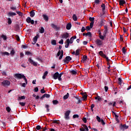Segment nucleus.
I'll list each match as a JSON object with an SVG mask.
<instances>
[{"mask_svg":"<svg viewBox=\"0 0 131 131\" xmlns=\"http://www.w3.org/2000/svg\"><path fill=\"white\" fill-rule=\"evenodd\" d=\"M107 32H108V29H107V28H105L102 35L101 33V32L99 33V38L101 39V40H104V39L105 38V37L107 36L106 34Z\"/></svg>","mask_w":131,"mask_h":131,"instance_id":"1","label":"nucleus"},{"mask_svg":"<svg viewBox=\"0 0 131 131\" xmlns=\"http://www.w3.org/2000/svg\"><path fill=\"white\" fill-rule=\"evenodd\" d=\"M95 42L97 46V47H102L103 46V41L101 40L100 39H96L95 40Z\"/></svg>","mask_w":131,"mask_h":131,"instance_id":"2","label":"nucleus"},{"mask_svg":"<svg viewBox=\"0 0 131 131\" xmlns=\"http://www.w3.org/2000/svg\"><path fill=\"white\" fill-rule=\"evenodd\" d=\"M25 76L23 74H15L14 75V77L17 79H21V78H24Z\"/></svg>","mask_w":131,"mask_h":131,"instance_id":"3","label":"nucleus"},{"mask_svg":"<svg viewBox=\"0 0 131 131\" xmlns=\"http://www.w3.org/2000/svg\"><path fill=\"white\" fill-rule=\"evenodd\" d=\"M2 84L3 86H8L11 84V82L8 80H5L2 82Z\"/></svg>","mask_w":131,"mask_h":131,"instance_id":"4","label":"nucleus"},{"mask_svg":"<svg viewBox=\"0 0 131 131\" xmlns=\"http://www.w3.org/2000/svg\"><path fill=\"white\" fill-rule=\"evenodd\" d=\"M28 61L31 65H33V66H35V67L37 66V62L34 61L31 58H29Z\"/></svg>","mask_w":131,"mask_h":131,"instance_id":"5","label":"nucleus"},{"mask_svg":"<svg viewBox=\"0 0 131 131\" xmlns=\"http://www.w3.org/2000/svg\"><path fill=\"white\" fill-rule=\"evenodd\" d=\"M99 55H100V56H101V57H103V58H105L106 59V61L107 62H109V58H108L107 57V56H106V55H105L104 54V53L103 52V51H101L99 52Z\"/></svg>","mask_w":131,"mask_h":131,"instance_id":"6","label":"nucleus"},{"mask_svg":"<svg viewBox=\"0 0 131 131\" xmlns=\"http://www.w3.org/2000/svg\"><path fill=\"white\" fill-rule=\"evenodd\" d=\"M70 111H67L65 113L64 118V119H66V120H69V119L70 118L69 117V115H70Z\"/></svg>","mask_w":131,"mask_h":131,"instance_id":"7","label":"nucleus"},{"mask_svg":"<svg viewBox=\"0 0 131 131\" xmlns=\"http://www.w3.org/2000/svg\"><path fill=\"white\" fill-rule=\"evenodd\" d=\"M53 78H54V79H58V80L59 81H61V80H62L61 79H60V75H59L58 72H56L53 75Z\"/></svg>","mask_w":131,"mask_h":131,"instance_id":"8","label":"nucleus"},{"mask_svg":"<svg viewBox=\"0 0 131 131\" xmlns=\"http://www.w3.org/2000/svg\"><path fill=\"white\" fill-rule=\"evenodd\" d=\"M96 119H97V121H98V122H101V124H102V125H105V123L104 121V120H103L102 119H101V118H100V117H99V116H96Z\"/></svg>","mask_w":131,"mask_h":131,"instance_id":"9","label":"nucleus"},{"mask_svg":"<svg viewBox=\"0 0 131 131\" xmlns=\"http://www.w3.org/2000/svg\"><path fill=\"white\" fill-rule=\"evenodd\" d=\"M57 57H59V60H61L62 58H63V50H62L61 51V50H59L58 53H57Z\"/></svg>","mask_w":131,"mask_h":131,"instance_id":"10","label":"nucleus"},{"mask_svg":"<svg viewBox=\"0 0 131 131\" xmlns=\"http://www.w3.org/2000/svg\"><path fill=\"white\" fill-rule=\"evenodd\" d=\"M72 60V58L70 56H67L65 59L63 60V62L64 63H68L69 62H70Z\"/></svg>","mask_w":131,"mask_h":131,"instance_id":"11","label":"nucleus"},{"mask_svg":"<svg viewBox=\"0 0 131 131\" xmlns=\"http://www.w3.org/2000/svg\"><path fill=\"white\" fill-rule=\"evenodd\" d=\"M38 38H39V35L37 34L33 39V42L32 43V45H35L36 43Z\"/></svg>","mask_w":131,"mask_h":131,"instance_id":"12","label":"nucleus"},{"mask_svg":"<svg viewBox=\"0 0 131 131\" xmlns=\"http://www.w3.org/2000/svg\"><path fill=\"white\" fill-rule=\"evenodd\" d=\"M26 21H27V23H31V24H32V25H33V24H34V20L31 19V18H30L29 17L27 18Z\"/></svg>","mask_w":131,"mask_h":131,"instance_id":"13","label":"nucleus"},{"mask_svg":"<svg viewBox=\"0 0 131 131\" xmlns=\"http://www.w3.org/2000/svg\"><path fill=\"white\" fill-rule=\"evenodd\" d=\"M51 27H52V28H53L55 30H60V27L57 26L56 25L54 24H51Z\"/></svg>","mask_w":131,"mask_h":131,"instance_id":"14","label":"nucleus"},{"mask_svg":"<svg viewBox=\"0 0 131 131\" xmlns=\"http://www.w3.org/2000/svg\"><path fill=\"white\" fill-rule=\"evenodd\" d=\"M76 36H72L70 39H69V43H73V40H74V39H76Z\"/></svg>","mask_w":131,"mask_h":131,"instance_id":"15","label":"nucleus"},{"mask_svg":"<svg viewBox=\"0 0 131 131\" xmlns=\"http://www.w3.org/2000/svg\"><path fill=\"white\" fill-rule=\"evenodd\" d=\"M69 37V34H68V33H66L61 35V38L66 39V38H68Z\"/></svg>","mask_w":131,"mask_h":131,"instance_id":"16","label":"nucleus"},{"mask_svg":"<svg viewBox=\"0 0 131 131\" xmlns=\"http://www.w3.org/2000/svg\"><path fill=\"white\" fill-rule=\"evenodd\" d=\"M101 8H102V13H103V14H105V10L106 9V6L105 5V4H102L101 5Z\"/></svg>","mask_w":131,"mask_h":131,"instance_id":"17","label":"nucleus"},{"mask_svg":"<svg viewBox=\"0 0 131 131\" xmlns=\"http://www.w3.org/2000/svg\"><path fill=\"white\" fill-rule=\"evenodd\" d=\"M50 94H45L41 97V99H43L44 98H50Z\"/></svg>","mask_w":131,"mask_h":131,"instance_id":"18","label":"nucleus"},{"mask_svg":"<svg viewBox=\"0 0 131 131\" xmlns=\"http://www.w3.org/2000/svg\"><path fill=\"white\" fill-rule=\"evenodd\" d=\"M42 17L45 20L49 21V17L48 16V15L46 14H43Z\"/></svg>","mask_w":131,"mask_h":131,"instance_id":"19","label":"nucleus"},{"mask_svg":"<svg viewBox=\"0 0 131 131\" xmlns=\"http://www.w3.org/2000/svg\"><path fill=\"white\" fill-rule=\"evenodd\" d=\"M39 33H43L45 32V28L43 27L39 28Z\"/></svg>","mask_w":131,"mask_h":131,"instance_id":"20","label":"nucleus"},{"mask_svg":"<svg viewBox=\"0 0 131 131\" xmlns=\"http://www.w3.org/2000/svg\"><path fill=\"white\" fill-rule=\"evenodd\" d=\"M83 35H86V36H89V37H92V33L91 32H88L86 33H83Z\"/></svg>","mask_w":131,"mask_h":131,"instance_id":"21","label":"nucleus"},{"mask_svg":"<svg viewBox=\"0 0 131 131\" xmlns=\"http://www.w3.org/2000/svg\"><path fill=\"white\" fill-rule=\"evenodd\" d=\"M124 4H125V1H124V0H120L119 1V5H120V6H123V5H124Z\"/></svg>","mask_w":131,"mask_h":131,"instance_id":"22","label":"nucleus"},{"mask_svg":"<svg viewBox=\"0 0 131 131\" xmlns=\"http://www.w3.org/2000/svg\"><path fill=\"white\" fill-rule=\"evenodd\" d=\"M70 73L71 74H73V75H76V74H77V72L75 70H72L70 71Z\"/></svg>","mask_w":131,"mask_h":131,"instance_id":"23","label":"nucleus"},{"mask_svg":"<svg viewBox=\"0 0 131 131\" xmlns=\"http://www.w3.org/2000/svg\"><path fill=\"white\" fill-rule=\"evenodd\" d=\"M66 28L68 30H70L71 29V24H68Z\"/></svg>","mask_w":131,"mask_h":131,"instance_id":"24","label":"nucleus"},{"mask_svg":"<svg viewBox=\"0 0 131 131\" xmlns=\"http://www.w3.org/2000/svg\"><path fill=\"white\" fill-rule=\"evenodd\" d=\"M65 43H67L65 45V48H68L69 47V45L70 43H69V39H67L66 42Z\"/></svg>","mask_w":131,"mask_h":131,"instance_id":"25","label":"nucleus"},{"mask_svg":"<svg viewBox=\"0 0 131 131\" xmlns=\"http://www.w3.org/2000/svg\"><path fill=\"white\" fill-rule=\"evenodd\" d=\"M69 98V93H67L66 95L63 96V100H67Z\"/></svg>","mask_w":131,"mask_h":131,"instance_id":"26","label":"nucleus"},{"mask_svg":"<svg viewBox=\"0 0 131 131\" xmlns=\"http://www.w3.org/2000/svg\"><path fill=\"white\" fill-rule=\"evenodd\" d=\"M30 16L31 17H34V16H35V12H34V11H32L30 12Z\"/></svg>","mask_w":131,"mask_h":131,"instance_id":"27","label":"nucleus"},{"mask_svg":"<svg viewBox=\"0 0 131 131\" xmlns=\"http://www.w3.org/2000/svg\"><path fill=\"white\" fill-rule=\"evenodd\" d=\"M95 100H98V102H101V101H102V98H101L100 96H97L95 97Z\"/></svg>","mask_w":131,"mask_h":131,"instance_id":"28","label":"nucleus"},{"mask_svg":"<svg viewBox=\"0 0 131 131\" xmlns=\"http://www.w3.org/2000/svg\"><path fill=\"white\" fill-rule=\"evenodd\" d=\"M83 128L85 129V131H89V128L88 127V126L86 125L83 124Z\"/></svg>","mask_w":131,"mask_h":131,"instance_id":"29","label":"nucleus"},{"mask_svg":"<svg viewBox=\"0 0 131 131\" xmlns=\"http://www.w3.org/2000/svg\"><path fill=\"white\" fill-rule=\"evenodd\" d=\"M106 22V20L104 19H101L100 20V24L101 25L103 26L104 24H105V23Z\"/></svg>","mask_w":131,"mask_h":131,"instance_id":"30","label":"nucleus"},{"mask_svg":"<svg viewBox=\"0 0 131 131\" xmlns=\"http://www.w3.org/2000/svg\"><path fill=\"white\" fill-rule=\"evenodd\" d=\"M73 20H74V21H77V16H76V14H74L73 15Z\"/></svg>","mask_w":131,"mask_h":131,"instance_id":"31","label":"nucleus"},{"mask_svg":"<svg viewBox=\"0 0 131 131\" xmlns=\"http://www.w3.org/2000/svg\"><path fill=\"white\" fill-rule=\"evenodd\" d=\"M80 52V49H77L76 51L75 56H78L79 55Z\"/></svg>","mask_w":131,"mask_h":131,"instance_id":"32","label":"nucleus"},{"mask_svg":"<svg viewBox=\"0 0 131 131\" xmlns=\"http://www.w3.org/2000/svg\"><path fill=\"white\" fill-rule=\"evenodd\" d=\"M2 55L4 56H10V53L7 52H2Z\"/></svg>","mask_w":131,"mask_h":131,"instance_id":"33","label":"nucleus"},{"mask_svg":"<svg viewBox=\"0 0 131 131\" xmlns=\"http://www.w3.org/2000/svg\"><path fill=\"white\" fill-rule=\"evenodd\" d=\"M8 15L9 16H16V13H14V12H9Z\"/></svg>","mask_w":131,"mask_h":131,"instance_id":"34","label":"nucleus"},{"mask_svg":"<svg viewBox=\"0 0 131 131\" xmlns=\"http://www.w3.org/2000/svg\"><path fill=\"white\" fill-rule=\"evenodd\" d=\"M51 43L53 46H56V45H57V42L56 41V40H53L51 41Z\"/></svg>","mask_w":131,"mask_h":131,"instance_id":"35","label":"nucleus"},{"mask_svg":"<svg viewBox=\"0 0 131 131\" xmlns=\"http://www.w3.org/2000/svg\"><path fill=\"white\" fill-rule=\"evenodd\" d=\"M8 24L9 25H11L12 24V19L10 18H8Z\"/></svg>","mask_w":131,"mask_h":131,"instance_id":"36","label":"nucleus"},{"mask_svg":"<svg viewBox=\"0 0 131 131\" xmlns=\"http://www.w3.org/2000/svg\"><path fill=\"white\" fill-rule=\"evenodd\" d=\"M75 98L78 101L77 104H79V103H81V100H80V98H79V97H76Z\"/></svg>","mask_w":131,"mask_h":131,"instance_id":"37","label":"nucleus"},{"mask_svg":"<svg viewBox=\"0 0 131 131\" xmlns=\"http://www.w3.org/2000/svg\"><path fill=\"white\" fill-rule=\"evenodd\" d=\"M82 98H83V101H85V100H86V99H88V96L86 95H83Z\"/></svg>","mask_w":131,"mask_h":131,"instance_id":"38","label":"nucleus"},{"mask_svg":"<svg viewBox=\"0 0 131 131\" xmlns=\"http://www.w3.org/2000/svg\"><path fill=\"white\" fill-rule=\"evenodd\" d=\"M26 97H25V96H21V97H19L18 98V100H25Z\"/></svg>","mask_w":131,"mask_h":131,"instance_id":"39","label":"nucleus"},{"mask_svg":"<svg viewBox=\"0 0 131 131\" xmlns=\"http://www.w3.org/2000/svg\"><path fill=\"white\" fill-rule=\"evenodd\" d=\"M1 37L3 38V39H4V40H7V36L5 35H2L1 36Z\"/></svg>","mask_w":131,"mask_h":131,"instance_id":"40","label":"nucleus"},{"mask_svg":"<svg viewBox=\"0 0 131 131\" xmlns=\"http://www.w3.org/2000/svg\"><path fill=\"white\" fill-rule=\"evenodd\" d=\"M15 54V50L14 49H12L11 52H10V55L11 56H13V55Z\"/></svg>","mask_w":131,"mask_h":131,"instance_id":"41","label":"nucleus"},{"mask_svg":"<svg viewBox=\"0 0 131 131\" xmlns=\"http://www.w3.org/2000/svg\"><path fill=\"white\" fill-rule=\"evenodd\" d=\"M49 107L50 106L48 104H46L45 108H47V112H49V111H50V110L49 109Z\"/></svg>","mask_w":131,"mask_h":131,"instance_id":"42","label":"nucleus"},{"mask_svg":"<svg viewBox=\"0 0 131 131\" xmlns=\"http://www.w3.org/2000/svg\"><path fill=\"white\" fill-rule=\"evenodd\" d=\"M58 103H59V102L58 101V100H53V105H57V104H58Z\"/></svg>","mask_w":131,"mask_h":131,"instance_id":"43","label":"nucleus"},{"mask_svg":"<svg viewBox=\"0 0 131 131\" xmlns=\"http://www.w3.org/2000/svg\"><path fill=\"white\" fill-rule=\"evenodd\" d=\"M118 83L119 84H121V83H122V80L120 78H118Z\"/></svg>","mask_w":131,"mask_h":131,"instance_id":"44","label":"nucleus"},{"mask_svg":"<svg viewBox=\"0 0 131 131\" xmlns=\"http://www.w3.org/2000/svg\"><path fill=\"white\" fill-rule=\"evenodd\" d=\"M17 14L19 15V16H23V13L20 12V11H16Z\"/></svg>","mask_w":131,"mask_h":131,"instance_id":"45","label":"nucleus"},{"mask_svg":"<svg viewBox=\"0 0 131 131\" xmlns=\"http://www.w3.org/2000/svg\"><path fill=\"white\" fill-rule=\"evenodd\" d=\"M112 113L114 114L115 117H116L117 119V121H118V119H117L118 118V116L116 115V113H115L114 112H112Z\"/></svg>","mask_w":131,"mask_h":131,"instance_id":"46","label":"nucleus"},{"mask_svg":"<svg viewBox=\"0 0 131 131\" xmlns=\"http://www.w3.org/2000/svg\"><path fill=\"white\" fill-rule=\"evenodd\" d=\"M95 23V21H92L91 23H90V28H92L94 26V24Z\"/></svg>","mask_w":131,"mask_h":131,"instance_id":"47","label":"nucleus"},{"mask_svg":"<svg viewBox=\"0 0 131 131\" xmlns=\"http://www.w3.org/2000/svg\"><path fill=\"white\" fill-rule=\"evenodd\" d=\"M105 14L103 13V12H102V13H100L99 14V17H101V18H104L105 17V16H104Z\"/></svg>","mask_w":131,"mask_h":131,"instance_id":"48","label":"nucleus"},{"mask_svg":"<svg viewBox=\"0 0 131 131\" xmlns=\"http://www.w3.org/2000/svg\"><path fill=\"white\" fill-rule=\"evenodd\" d=\"M19 105H20V106H25V105H26V103H25V102H19Z\"/></svg>","mask_w":131,"mask_h":131,"instance_id":"49","label":"nucleus"},{"mask_svg":"<svg viewBox=\"0 0 131 131\" xmlns=\"http://www.w3.org/2000/svg\"><path fill=\"white\" fill-rule=\"evenodd\" d=\"M89 20L91 22H94V21H95V18L94 17H90Z\"/></svg>","mask_w":131,"mask_h":131,"instance_id":"50","label":"nucleus"},{"mask_svg":"<svg viewBox=\"0 0 131 131\" xmlns=\"http://www.w3.org/2000/svg\"><path fill=\"white\" fill-rule=\"evenodd\" d=\"M86 59H88V56H86V55H83V61H86Z\"/></svg>","mask_w":131,"mask_h":131,"instance_id":"51","label":"nucleus"},{"mask_svg":"<svg viewBox=\"0 0 131 131\" xmlns=\"http://www.w3.org/2000/svg\"><path fill=\"white\" fill-rule=\"evenodd\" d=\"M79 117V116H78V115L76 114V115H74L73 116V118H78Z\"/></svg>","mask_w":131,"mask_h":131,"instance_id":"52","label":"nucleus"},{"mask_svg":"<svg viewBox=\"0 0 131 131\" xmlns=\"http://www.w3.org/2000/svg\"><path fill=\"white\" fill-rule=\"evenodd\" d=\"M6 111L7 112H11V108L9 106L6 107Z\"/></svg>","mask_w":131,"mask_h":131,"instance_id":"53","label":"nucleus"},{"mask_svg":"<svg viewBox=\"0 0 131 131\" xmlns=\"http://www.w3.org/2000/svg\"><path fill=\"white\" fill-rule=\"evenodd\" d=\"M36 128V129H37V130H39V129L41 128V127L40 126V125H37Z\"/></svg>","mask_w":131,"mask_h":131,"instance_id":"54","label":"nucleus"},{"mask_svg":"<svg viewBox=\"0 0 131 131\" xmlns=\"http://www.w3.org/2000/svg\"><path fill=\"white\" fill-rule=\"evenodd\" d=\"M40 92L41 94H45V93H46V91H45V88H43V89L41 90Z\"/></svg>","mask_w":131,"mask_h":131,"instance_id":"55","label":"nucleus"},{"mask_svg":"<svg viewBox=\"0 0 131 131\" xmlns=\"http://www.w3.org/2000/svg\"><path fill=\"white\" fill-rule=\"evenodd\" d=\"M23 79L26 82V84H27V83H28V82L27 81V79H26V77H25H25H24Z\"/></svg>","mask_w":131,"mask_h":131,"instance_id":"56","label":"nucleus"},{"mask_svg":"<svg viewBox=\"0 0 131 131\" xmlns=\"http://www.w3.org/2000/svg\"><path fill=\"white\" fill-rule=\"evenodd\" d=\"M16 39L17 41H19L20 40V37L18 35L15 36Z\"/></svg>","mask_w":131,"mask_h":131,"instance_id":"57","label":"nucleus"},{"mask_svg":"<svg viewBox=\"0 0 131 131\" xmlns=\"http://www.w3.org/2000/svg\"><path fill=\"white\" fill-rule=\"evenodd\" d=\"M36 60H37V61H41V57H37L36 58Z\"/></svg>","mask_w":131,"mask_h":131,"instance_id":"58","label":"nucleus"},{"mask_svg":"<svg viewBox=\"0 0 131 131\" xmlns=\"http://www.w3.org/2000/svg\"><path fill=\"white\" fill-rule=\"evenodd\" d=\"M94 3H95V4H97V5H99V4L100 3V0H95Z\"/></svg>","mask_w":131,"mask_h":131,"instance_id":"59","label":"nucleus"},{"mask_svg":"<svg viewBox=\"0 0 131 131\" xmlns=\"http://www.w3.org/2000/svg\"><path fill=\"white\" fill-rule=\"evenodd\" d=\"M85 31V28H84V27H82L81 28V32H84Z\"/></svg>","mask_w":131,"mask_h":131,"instance_id":"60","label":"nucleus"},{"mask_svg":"<svg viewBox=\"0 0 131 131\" xmlns=\"http://www.w3.org/2000/svg\"><path fill=\"white\" fill-rule=\"evenodd\" d=\"M63 42L64 41L63 40V39H61V40L59 41V43H60V45H63Z\"/></svg>","mask_w":131,"mask_h":131,"instance_id":"61","label":"nucleus"},{"mask_svg":"<svg viewBox=\"0 0 131 131\" xmlns=\"http://www.w3.org/2000/svg\"><path fill=\"white\" fill-rule=\"evenodd\" d=\"M10 9H11V10H12V11H15V10H16V7H11L10 8Z\"/></svg>","mask_w":131,"mask_h":131,"instance_id":"62","label":"nucleus"},{"mask_svg":"<svg viewBox=\"0 0 131 131\" xmlns=\"http://www.w3.org/2000/svg\"><path fill=\"white\" fill-rule=\"evenodd\" d=\"M26 55H27L28 56H29L30 55H31V53L27 51V52H26Z\"/></svg>","mask_w":131,"mask_h":131,"instance_id":"63","label":"nucleus"},{"mask_svg":"<svg viewBox=\"0 0 131 131\" xmlns=\"http://www.w3.org/2000/svg\"><path fill=\"white\" fill-rule=\"evenodd\" d=\"M82 120L84 122V123H86V118H83Z\"/></svg>","mask_w":131,"mask_h":131,"instance_id":"64","label":"nucleus"}]
</instances>
